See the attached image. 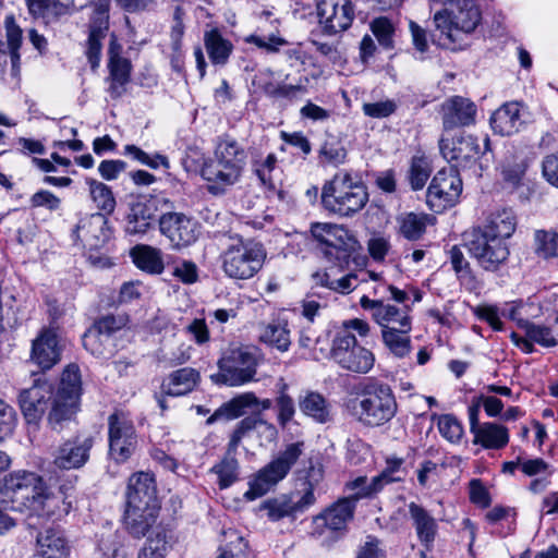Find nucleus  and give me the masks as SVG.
Instances as JSON below:
<instances>
[{"mask_svg": "<svg viewBox=\"0 0 558 558\" xmlns=\"http://www.w3.org/2000/svg\"><path fill=\"white\" fill-rule=\"evenodd\" d=\"M219 376L226 384H245L248 381H259L262 378L255 377L257 360L254 354L242 350L232 349L228 351L218 362Z\"/></svg>", "mask_w": 558, "mask_h": 558, "instance_id": "nucleus-13", "label": "nucleus"}, {"mask_svg": "<svg viewBox=\"0 0 558 558\" xmlns=\"http://www.w3.org/2000/svg\"><path fill=\"white\" fill-rule=\"evenodd\" d=\"M432 172L429 161L424 156H413L409 169V181L414 191L422 190Z\"/></svg>", "mask_w": 558, "mask_h": 558, "instance_id": "nucleus-51", "label": "nucleus"}, {"mask_svg": "<svg viewBox=\"0 0 558 558\" xmlns=\"http://www.w3.org/2000/svg\"><path fill=\"white\" fill-rule=\"evenodd\" d=\"M262 416L259 414H253L250 416L244 417L242 421L239 422L235 429L230 436L229 444L239 447L241 444L242 438L251 430H254L258 428V425L260 423Z\"/></svg>", "mask_w": 558, "mask_h": 558, "instance_id": "nucleus-57", "label": "nucleus"}, {"mask_svg": "<svg viewBox=\"0 0 558 558\" xmlns=\"http://www.w3.org/2000/svg\"><path fill=\"white\" fill-rule=\"evenodd\" d=\"M76 232L84 246L89 250L101 248L112 236L109 220L101 213L83 217L76 227Z\"/></svg>", "mask_w": 558, "mask_h": 558, "instance_id": "nucleus-20", "label": "nucleus"}, {"mask_svg": "<svg viewBox=\"0 0 558 558\" xmlns=\"http://www.w3.org/2000/svg\"><path fill=\"white\" fill-rule=\"evenodd\" d=\"M104 29L90 27L89 36L87 39L86 57L93 70L99 66L101 56V39L105 37Z\"/></svg>", "mask_w": 558, "mask_h": 558, "instance_id": "nucleus-56", "label": "nucleus"}, {"mask_svg": "<svg viewBox=\"0 0 558 558\" xmlns=\"http://www.w3.org/2000/svg\"><path fill=\"white\" fill-rule=\"evenodd\" d=\"M205 48L214 64L223 65L227 63L233 46L222 37L218 29H211L205 33L204 36Z\"/></svg>", "mask_w": 558, "mask_h": 558, "instance_id": "nucleus-42", "label": "nucleus"}, {"mask_svg": "<svg viewBox=\"0 0 558 558\" xmlns=\"http://www.w3.org/2000/svg\"><path fill=\"white\" fill-rule=\"evenodd\" d=\"M543 175L548 183L558 187V153L547 155L542 163Z\"/></svg>", "mask_w": 558, "mask_h": 558, "instance_id": "nucleus-64", "label": "nucleus"}, {"mask_svg": "<svg viewBox=\"0 0 558 558\" xmlns=\"http://www.w3.org/2000/svg\"><path fill=\"white\" fill-rule=\"evenodd\" d=\"M170 547L168 531L162 526H157L138 550L137 558H165Z\"/></svg>", "mask_w": 558, "mask_h": 558, "instance_id": "nucleus-44", "label": "nucleus"}, {"mask_svg": "<svg viewBox=\"0 0 558 558\" xmlns=\"http://www.w3.org/2000/svg\"><path fill=\"white\" fill-rule=\"evenodd\" d=\"M259 339L280 352L289 350L291 344L290 329L286 319H274L262 330Z\"/></svg>", "mask_w": 558, "mask_h": 558, "instance_id": "nucleus-37", "label": "nucleus"}, {"mask_svg": "<svg viewBox=\"0 0 558 558\" xmlns=\"http://www.w3.org/2000/svg\"><path fill=\"white\" fill-rule=\"evenodd\" d=\"M5 31H7L8 46L11 50V58L13 60H14V58L19 59L17 49L20 48L21 43H22V29L15 23V20L13 16H8L5 19Z\"/></svg>", "mask_w": 558, "mask_h": 558, "instance_id": "nucleus-62", "label": "nucleus"}, {"mask_svg": "<svg viewBox=\"0 0 558 558\" xmlns=\"http://www.w3.org/2000/svg\"><path fill=\"white\" fill-rule=\"evenodd\" d=\"M52 386H29L20 393L19 401L25 420L37 423L47 409Z\"/></svg>", "mask_w": 558, "mask_h": 558, "instance_id": "nucleus-25", "label": "nucleus"}, {"mask_svg": "<svg viewBox=\"0 0 558 558\" xmlns=\"http://www.w3.org/2000/svg\"><path fill=\"white\" fill-rule=\"evenodd\" d=\"M428 216L424 214L407 213L397 218L399 232L409 241L418 240L425 232Z\"/></svg>", "mask_w": 558, "mask_h": 558, "instance_id": "nucleus-47", "label": "nucleus"}, {"mask_svg": "<svg viewBox=\"0 0 558 558\" xmlns=\"http://www.w3.org/2000/svg\"><path fill=\"white\" fill-rule=\"evenodd\" d=\"M438 430L440 435L452 444H458L463 436V427L458 418L451 414L438 417Z\"/></svg>", "mask_w": 558, "mask_h": 558, "instance_id": "nucleus-54", "label": "nucleus"}, {"mask_svg": "<svg viewBox=\"0 0 558 558\" xmlns=\"http://www.w3.org/2000/svg\"><path fill=\"white\" fill-rule=\"evenodd\" d=\"M247 160L244 146L234 137L225 134L216 142L213 157L201 169L202 178L208 183L213 195H222L239 182Z\"/></svg>", "mask_w": 558, "mask_h": 558, "instance_id": "nucleus-1", "label": "nucleus"}, {"mask_svg": "<svg viewBox=\"0 0 558 558\" xmlns=\"http://www.w3.org/2000/svg\"><path fill=\"white\" fill-rule=\"evenodd\" d=\"M329 242L324 250L329 259H336L340 264L348 263L350 255L357 247V240L342 226H335L329 235Z\"/></svg>", "mask_w": 558, "mask_h": 558, "instance_id": "nucleus-31", "label": "nucleus"}, {"mask_svg": "<svg viewBox=\"0 0 558 558\" xmlns=\"http://www.w3.org/2000/svg\"><path fill=\"white\" fill-rule=\"evenodd\" d=\"M462 192V180L456 167L439 170L427 189L426 201L429 208L440 213L452 207Z\"/></svg>", "mask_w": 558, "mask_h": 558, "instance_id": "nucleus-11", "label": "nucleus"}, {"mask_svg": "<svg viewBox=\"0 0 558 558\" xmlns=\"http://www.w3.org/2000/svg\"><path fill=\"white\" fill-rule=\"evenodd\" d=\"M520 327L524 329L526 341H523L524 348L529 351L532 349L531 342H536L543 347L549 348L558 344V335L551 328L523 320Z\"/></svg>", "mask_w": 558, "mask_h": 558, "instance_id": "nucleus-45", "label": "nucleus"}, {"mask_svg": "<svg viewBox=\"0 0 558 558\" xmlns=\"http://www.w3.org/2000/svg\"><path fill=\"white\" fill-rule=\"evenodd\" d=\"M316 7L319 23L329 35L348 29L354 20L351 0H317Z\"/></svg>", "mask_w": 558, "mask_h": 558, "instance_id": "nucleus-18", "label": "nucleus"}, {"mask_svg": "<svg viewBox=\"0 0 558 558\" xmlns=\"http://www.w3.org/2000/svg\"><path fill=\"white\" fill-rule=\"evenodd\" d=\"M474 442L487 449H501L509 442L508 429L496 423H483L474 434Z\"/></svg>", "mask_w": 558, "mask_h": 558, "instance_id": "nucleus-41", "label": "nucleus"}, {"mask_svg": "<svg viewBox=\"0 0 558 558\" xmlns=\"http://www.w3.org/2000/svg\"><path fill=\"white\" fill-rule=\"evenodd\" d=\"M331 357L342 368L366 374L374 366L375 356L368 349L359 344L354 335L338 330L331 347Z\"/></svg>", "mask_w": 558, "mask_h": 558, "instance_id": "nucleus-7", "label": "nucleus"}, {"mask_svg": "<svg viewBox=\"0 0 558 558\" xmlns=\"http://www.w3.org/2000/svg\"><path fill=\"white\" fill-rule=\"evenodd\" d=\"M110 1L111 0H93L94 13L90 27L104 31L108 29Z\"/></svg>", "mask_w": 558, "mask_h": 558, "instance_id": "nucleus-58", "label": "nucleus"}, {"mask_svg": "<svg viewBox=\"0 0 558 558\" xmlns=\"http://www.w3.org/2000/svg\"><path fill=\"white\" fill-rule=\"evenodd\" d=\"M159 512L158 504L126 505L124 523L128 531L135 537H141L155 524Z\"/></svg>", "mask_w": 558, "mask_h": 558, "instance_id": "nucleus-28", "label": "nucleus"}, {"mask_svg": "<svg viewBox=\"0 0 558 558\" xmlns=\"http://www.w3.org/2000/svg\"><path fill=\"white\" fill-rule=\"evenodd\" d=\"M517 228V217L511 208H500L492 211L484 226L475 228L492 236H498L508 240L514 233Z\"/></svg>", "mask_w": 558, "mask_h": 558, "instance_id": "nucleus-32", "label": "nucleus"}, {"mask_svg": "<svg viewBox=\"0 0 558 558\" xmlns=\"http://www.w3.org/2000/svg\"><path fill=\"white\" fill-rule=\"evenodd\" d=\"M396 110V102L389 99L377 102H367L363 105L364 114L376 119L387 118L395 113Z\"/></svg>", "mask_w": 558, "mask_h": 558, "instance_id": "nucleus-59", "label": "nucleus"}, {"mask_svg": "<svg viewBox=\"0 0 558 558\" xmlns=\"http://www.w3.org/2000/svg\"><path fill=\"white\" fill-rule=\"evenodd\" d=\"M476 112V106L471 99L462 96L449 97L440 109L444 129L448 131L472 125L475 123Z\"/></svg>", "mask_w": 558, "mask_h": 558, "instance_id": "nucleus-21", "label": "nucleus"}, {"mask_svg": "<svg viewBox=\"0 0 558 558\" xmlns=\"http://www.w3.org/2000/svg\"><path fill=\"white\" fill-rule=\"evenodd\" d=\"M522 124L518 102H507L498 108L490 118V125L495 133L510 136L519 131Z\"/></svg>", "mask_w": 558, "mask_h": 558, "instance_id": "nucleus-34", "label": "nucleus"}, {"mask_svg": "<svg viewBox=\"0 0 558 558\" xmlns=\"http://www.w3.org/2000/svg\"><path fill=\"white\" fill-rule=\"evenodd\" d=\"M301 411L311 416L317 423L324 424L330 421V409L323 396L310 392L300 400Z\"/></svg>", "mask_w": 558, "mask_h": 558, "instance_id": "nucleus-46", "label": "nucleus"}, {"mask_svg": "<svg viewBox=\"0 0 558 558\" xmlns=\"http://www.w3.org/2000/svg\"><path fill=\"white\" fill-rule=\"evenodd\" d=\"M304 452V441H296L286 446L276 458L288 471L295 464Z\"/></svg>", "mask_w": 558, "mask_h": 558, "instance_id": "nucleus-63", "label": "nucleus"}, {"mask_svg": "<svg viewBox=\"0 0 558 558\" xmlns=\"http://www.w3.org/2000/svg\"><path fill=\"white\" fill-rule=\"evenodd\" d=\"M70 553L69 542L59 527H47L36 536V554L41 558H65Z\"/></svg>", "mask_w": 558, "mask_h": 558, "instance_id": "nucleus-29", "label": "nucleus"}, {"mask_svg": "<svg viewBox=\"0 0 558 558\" xmlns=\"http://www.w3.org/2000/svg\"><path fill=\"white\" fill-rule=\"evenodd\" d=\"M83 345L88 352L99 359L112 356L118 349L116 339L107 337L94 326L84 333Z\"/></svg>", "mask_w": 558, "mask_h": 558, "instance_id": "nucleus-40", "label": "nucleus"}, {"mask_svg": "<svg viewBox=\"0 0 558 558\" xmlns=\"http://www.w3.org/2000/svg\"><path fill=\"white\" fill-rule=\"evenodd\" d=\"M95 439L90 434H78L61 444L53 453V464L60 470H77L89 460Z\"/></svg>", "mask_w": 558, "mask_h": 558, "instance_id": "nucleus-16", "label": "nucleus"}, {"mask_svg": "<svg viewBox=\"0 0 558 558\" xmlns=\"http://www.w3.org/2000/svg\"><path fill=\"white\" fill-rule=\"evenodd\" d=\"M448 253L452 269L454 270L458 280L462 284L472 288L475 283V276L462 250L458 245H453Z\"/></svg>", "mask_w": 558, "mask_h": 558, "instance_id": "nucleus-50", "label": "nucleus"}, {"mask_svg": "<svg viewBox=\"0 0 558 558\" xmlns=\"http://www.w3.org/2000/svg\"><path fill=\"white\" fill-rule=\"evenodd\" d=\"M63 494L64 496H59L51 493L45 484L44 492L43 494H39L36 501H34L31 512L47 519H62L69 514L73 508V500H69V495L66 493Z\"/></svg>", "mask_w": 558, "mask_h": 558, "instance_id": "nucleus-26", "label": "nucleus"}, {"mask_svg": "<svg viewBox=\"0 0 558 558\" xmlns=\"http://www.w3.org/2000/svg\"><path fill=\"white\" fill-rule=\"evenodd\" d=\"M439 149L445 159L457 162L454 167L475 161L481 154L477 138L472 135H461L452 140L442 137Z\"/></svg>", "mask_w": 558, "mask_h": 558, "instance_id": "nucleus-23", "label": "nucleus"}, {"mask_svg": "<svg viewBox=\"0 0 558 558\" xmlns=\"http://www.w3.org/2000/svg\"><path fill=\"white\" fill-rule=\"evenodd\" d=\"M255 92H262L272 96L277 84L274 81V72L270 69L259 70L252 80Z\"/></svg>", "mask_w": 558, "mask_h": 558, "instance_id": "nucleus-61", "label": "nucleus"}, {"mask_svg": "<svg viewBox=\"0 0 558 558\" xmlns=\"http://www.w3.org/2000/svg\"><path fill=\"white\" fill-rule=\"evenodd\" d=\"M333 271L335 268H330L326 271H317L313 274V279L317 284L339 293H349L357 287L360 282V275L350 272L341 278L336 279L332 275Z\"/></svg>", "mask_w": 558, "mask_h": 558, "instance_id": "nucleus-43", "label": "nucleus"}, {"mask_svg": "<svg viewBox=\"0 0 558 558\" xmlns=\"http://www.w3.org/2000/svg\"><path fill=\"white\" fill-rule=\"evenodd\" d=\"M221 269L234 280H248L257 275L267 258V252L260 242L244 239L234 233L227 236L220 254Z\"/></svg>", "mask_w": 558, "mask_h": 558, "instance_id": "nucleus-3", "label": "nucleus"}, {"mask_svg": "<svg viewBox=\"0 0 558 558\" xmlns=\"http://www.w3.org/2000/svg\"><path fill=\"white\" fill-rule=\"evenodd\" d=\"M367 202L365 185L347 171L337 172L322 189L323 207L339 217H353Z\"/></svg>", "mask_w": 558, "mask_h": 558, "instance_id": "nucleus-4", "label": "nucleus"}, {"mask_svg": "<svg viewBox=\"0 0 558 558\" xmlns=\"http://www.w3.org/2000/svg\"><path fill=\"white\" fill-rule=\"evenodd\" d=\"M371 31L385 49L393 48L395 26L386 16L374 19L369 24Z\"/></svg>", "mask_w": 558, "mask_h": 558, "instance_id": "nucleus-53", "label": "nucleus"}, {"mask_svg": "<svg viewBox=\"0 0 558 558\" xmlns=\"http://www.w3.org/2000/svg\"><path fill=\"white\" fill-rule=\"evenodd\" d=\"M81 393V386H52L48 415L51 429L60 432L63 423L72 420L80 409Z\"/></svg>", "mask_w": 558, "mask_h": 558, "instance_id": "nucleus-15", "label": "nucleus"}, {"mask_svg": "<svg viewBox=\"0 0 558 558\" xmlns=\"http://www.w3.org/2000/svg\"><path fill=\"white\" fill-rule=\"evenodd\" d=\"M534 252L537 257L550 259L558 257V232L555 230H536L534 233Z\"/></svg>", "mask_w": 558, "mask_h": 558, "instance_id": "nucleus-48", "label": "nucleus"}, {"mask_svg": "<svg viewBox=\"0 0 558 558\" xmlns=\"http://www.w3.org/2000/svg\"><path fill=\"white\" fill-rule=\"evenodd\" d=\"M44 478L34 472L19 471L5 476L0 487V500L7 501L13 512L32 510L34 501L44 492Z\"/></svg>", "mask_w": 558, "mask_h": 558, "instance_id": "nucleus-6", "label": "nucleus"}, {"mask_svg": "<svg viewBox=\"0 0 558 558\" xmlns=\"http://www.w3.org/2000/svg\"><path fill=\"white\" fill-rule=\"evenodd\" d=\"M348 392L344 407L359 422L367 426H380L390 421L397 411V402L389 386H354Z\"/></svg>", "mask_w": 558, "mask_h": 558, "instance_id": "nucleus-2", "label": "nucleus"}, {"mask_svg": "<svg viewBox=\"0 0 558 558\" xmlns=\"http://www.w3.org/2000/svg\"><path fill=\"white\" fill-rule=\"evenodd\" d=\"M130 255L136 267L143 271L153 275H159L163 271L162 253L156 247L138 244L131 250Z\"/></svg>", "mask_w": 558, "mask_h": 558, "instance_id": "nucleus-36", "label": "nucleus"}, {"mask_svg": "<svg viewBox=\"0 0 558 558\" xmlns=\"http://www.w3.org/2000/svg\"><path fill=\"white\" fill-rule=\"evenodd\" d=\"M109 454L123 463L131 458L137 447V434L129 413L116 410L108 416Z\"/></svg>", "mask_w": 558, "mask_h": 558, "instance_id": "nucleus-9", "label": "nucleus"}, {"mask_svg": "<svg viewBox=\"0 0 558 558\" xmlns=\"http://www.w3.org/2000/svg\"><path fill=\"white\" fill-rule=\"evenodd\" d=\"M360 304L364 310L372 311L373 318L381 326V329L391 327L408 328L412 325V320L409 315L411 307L409 305H404L402 308H399L379 300H371L366 295L361 298Z\"/></svg>", "mask_w": 558, "mask_h": 558, "instance_id": "nucleus-22", "label": "nucleus"}, {"mask_svg": "<svg viewBox=\"0 0 558 558\" xmlns=\"http://www.w3.org/2000/svg\"><path fill=\"white\" fill-rule=\"evenodd\" d=\"M259 407L262 410L269 409L271 407L270 399L259 401L252 392L243 393L223 403L207 418L206 423L210 425L221 418L234 420L244 415L248 410L254 413Z\"/></svg>", "mask_w": 558, "mask_h": 558, "instance_id": "nucleus-24", "label": "nucleus"}, {"mask_svg": "<svg viewBox=\"0 0 558 558\" xmlns=\"http://www.w3.org/2000/svg\"><path fill=\"white\" fill-rule=\"evenodd\" d=\"M86 184L89 187V194L97 208L102 210L106 216L111 214L116 207V198L111 189L95 179H87Z\"/></svg>", "mask_w": 558, "mask_h": 558, "instance_id": "nucleus-49", "label": "nucleus"}, {"mask_svg": "<svg viewBox=\"0 0 558 558\" xmlns=\"http://www.w3.org/2000/svg\"><path fill=\"white\" fill-rule=\"evenodd\" d=\"M62 345L56 330L44 328L32 342L31 362L36 369H29L32 384H46V373L61 360Z\"/></svg>", "mask_w": 558, "mask_h": 558, "instance_id": "nucleus-8", "label": "nucleus"}, {"mask_svg": "<svg viewBox=\"0 0 558 558\" xmlns=\"http://www.w3.org/2000/svg\"><path fill=\"white\" fill-rule=\"evenodd\" d=\"M289 471L274 459L262 470L258 471L254 480L250 483V489L245 493V497L250 500L265 495L272 486L283 480Z\"/></svg>", "mask_w": 558, "mask_h": 558, "instance_id": "nucleus-30", "label": "nucleus"}, {"mask_svg": "<svg viewBox=\"0 0 558 558\" xmlns=\"http://www.w3.org/2000/svg\"><path fill=\"white\" fill-rule=\"evenodd\" d=\"M145 505L157 502V487L153 473L137 472L131 475L128 483L126 505Z\"/></svg>", "mask_w": 558, "mask_h": 558, "instance_id": "nucleus-27", "label": "nucleus"}, {"mask_svg": "<svg viewBox=\"0 0 558 558\" xmlns=\"http://www.w3.org/2000/svg\"><path fill=\"white\" fill-rule=\"evenodd\" d=\"M357 498L342 497L312 519V535L322 536L326 531L342 533L353 520Z\"/></svg>", "mask_w": 558, "mask_h": 558, "instance_id": "nucleus-12", "label": "nucleus"}, {"mask_svg": "<svg viewBox=\"0 0 558 558\" xmlns=\"http://www.w3.org/2000/svg\"><path fill=\"white\" fill-rule=\"evenodd\" d=\"M323 478V468L311 465L306 472L303 482V494L299 500L293 501L291 497L280 495L263 501L260 510L265 511L266 515L271 521H278L286 517H294L299 513L305 512L308 508L315 505L317 499L314 492Z\"/></svg>", "mask_w": 558, "mask_h": 558, "instance_id": "nucleus-5", "label": "nucleus"}, {"mask_svg": "<svg viewBox=\"0 0 558 558\" xmlns=\"http://www.w3.org/2000/svg\"><path fill=\"white\" fill-rule=\"evenodd\" d=\"M122 47L116 39H111L108 49V70L109 75L106 77L108 84L107 93L113 100L120 99L128 92L131 82V61L121 56Z\"/></svg>", "mask_w": 558, "mask_h": 558, "instance_id": "nucleus-17", "label": "nucleus"}, {"mask_svg": "<svg viewBox=\"0 0 558 558\" xmlns=\"http://www.w3.org/2000/svg\"><path fill=\"white\" fill-rule=\"evenodd\" d=\"M408 511L418 541L428 548L437 535L436 519L423 506L414 501L408 504Z\"/></svg>", "mask_w": 558, "mask_h": 558, "instance_id": "nucleus-33", "label": "nucleus"}, {"mask_svg": "<svg viewBox=\"0 0 558 558\" xmlns=\"http://www.w3.org/2000/svg\"><path fill=\"white\" fill-rule=\"evenodd\" d=\"M29 14L46 25L57 23L70 14V7L60 0H25Z\"/></svg>", "mask_w": 558, "mask_h": 558, "instance_id": "nucleus-35", "label": "nucleus"}, {"mask_svg": "<svg viewBox=\"0 0 558 558\" xmlns=\"http://www.w3.org/2000/svg\"><path fill=\"white\" fill-rule=\"evenodd\" d=\"M124 154L153 169H157L159 166H163L166 168L169 167V161L166 156L160 154L149 156L147 153L135 145H126L124 147Z\"/></svg>", "mask_w": 558, "mask_h": 558, "instance_id": "nucleus-55", "label": "nucleus"}, {"mask_svg": "<svg viewBox=\"0 0 558 558\" xmlns=\"http://www.w3.org/2000/svg\"><path fill=\"white\" fill-rule=\"evenodd\" d=\"M236 447L228 444L221 461L210 469V472L218 476V486L220 489L230 487L238 480L239 462L236 460Z\"/></svg>", "mask_w": 558, "mask_h": 558, "instance_id": "nucleus-39", "label": "nucleus"}, {"mask_svg": "<svg viewBox=\"0 0 558 558\" xmlns=\"http://www.w3.org/2000/svg\"><path fill=\"white\" fill-rule=\"evenodd\" d=\"M158 222L160 232L175 248L190 246L198 238L197 221L183 213H162Z\"/></svg>", "mask_w": 558, "mask_h": 558, "instance_id": "nucleus-14", "label": "nucleus"}, {"mask_svg": "<svg viewBox=\"0 0 558 558\" xmlns=\"http://www.w3.org/2000/svg\"><path fill=\"white\" fill-rule=\"evenodd\" d=\"M277 420L282 428H286L288 423L293 420L295 414L294 401L291 397L281 393L277 399Z\"/></svg>", "mask_w": 558, "mask_h": 558, "instance_id": "nucleus-60", "label": "nucleus"}, {"mask_svg": "<svg viewBox=\"0 0 558 558\" xmlns=\"http://www.w3.org/2000/svg\"><path fill=\"white\" fill-rule=\"evenodd\" d=\"M129 324V316L125 314H108L104 315L95 320L93 324L98 330L104 332L107 337L118 340L117 336Z\"/></svg>", "mask_w": 558, "mask_h": 558, "instance_id": "nucleus-52", "label": "nucleus"}, {"mask_svg": "<svg viewBox=\"0 0 558 558\" xmlns=\"http://www.w3.org/2000/svg\"><path fill=\"white\" fill-rule=\"evenodd\" d=\"M412 325L407 327H391L381 329V338L385 347L396 357L402 359L411 352L410 331Z\"/></svg>", "mask_w": 558, "mask_h": 558, "instance_id": "nucleus-38", "label": "nucleus"}, {"mask_svg": "<svg viewBox=\"0 0 558 558\" xmlns=\"http://www.w3.org/2000/svg\"><path fill=\"white\" fill-rule=\"evenodd\" d=\"M468 250L478 266L486 271H496L504 265L510 255L506 240L492 236L482 231L473 230Z\"/></svg>", "mask_w": 558, "mask_h": 558, "instance_id": "nucleus-10", "label": "nucleus"}, {"mask_svg": "<svg viewBox=\"0 0 558 558\" xmlns=\"http://www.w3.org/2000/svg\"><path fill=\"white\" fill-rule=\"evenodd\" d=\"M159 204L172 207L168 198L153 197L137 199L130 204L125 217V232L131 235L145 234L156 222L157 207Z\"/></svg>", "mask_w": 558, "mask_h": 558, "instance_id": "nucleus-19", "label": "nucleus"}]
</instances>
